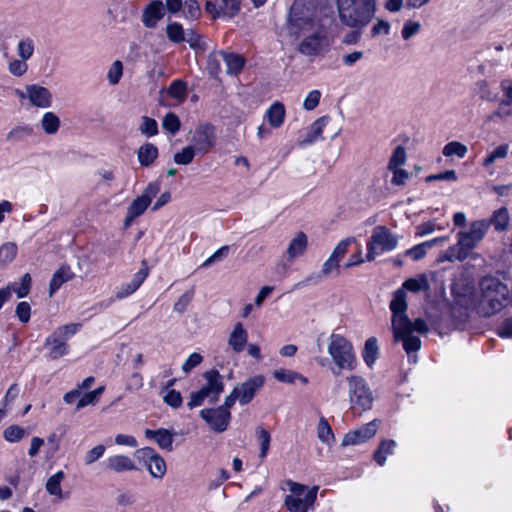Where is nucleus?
Returning <instances> with one entry per match:
<instances>
[{
  "instance_id": "34",
  "label": "nucleus",
  "mask_w": 512,
  "mask_h": 512,
  "mask_svg": "<svg viewBox=\"0 0 512 512\" xmlns=\"http://www.w3.org/2000/svg\"><path fill=\"white\" fill-rule=\"evenodd\" d=\"M510 217L508 210L505 207H502L493 212L490 220H487L489 223V227L491 225L494 226L496 231H504L507 229L509 225Z\"/></svg>"
},
{
  "instance_id": "44",
  "label": "nucleus",
  "mask_w": 512,
  "mask_h": 512,
  "mask_svg": "<svg viewBox=\"0 0 512 512\" xmlns=\"http://www.w3.org/2000/svg\"><path fill=\"white\" fill-rule=\"evenodd\" d=\"M508 151L509 146L507 144H501L497 146L495 149L489 152L488 155L484 158L483 166L489 167L497 160L504 159L507 156Z\"/></svg>"
},
{
  "instance_id": "18",
  "label": "nucleus",
  "mask_w": 512,
  "mask_h": 512,
  "mask_svg": "<svg viewBox=\"0 0 512 512\" xmlns=\"http://www.w3.org/2000/svg\"><path fill=\"white\" fill-rule=\"evenodd\" d=\"M204 378L206 384L200 391L203 392V395L207 397L210 403H215L224 389L222 378L215 370L206 372Z\"/></svg>"
},
{
  "instance_id": "58",
  "label": "nucleus",
  "mask_w": 512,
  "mask_h": 512,
  "mask_svg": "<svg viewBox=\"0 0 512 512\" xmlns=\"http://www.w3.org/2000/svg\"><path fill=\"white\" fill-rule=\"evenodd\" d=\"M321 96L322 93L320 90L314 89L309 91L306 97L304 98L303 108L306 111L314 110L318 106Z\"/></svg>"
},
{
  "instance_id": "53",
  "label": "nucleus",
  "mask_w": 512,
  "mask_h": 512,
  "mask_svg": "<svg viewBox=\"0 0 512 512\" xmlns=\"http://www.w3.org/2000/svg\"><path fill=\"white\" fill-rule=\"evenodd\" d=\"M123 76V64L120 60H115L108 69L107 80L110 85H116Z\"/></svg>"
},
{
  "instance_id": "16",
  "label": "nucleus",
  "mask_w": 512,
  "mask_h": 512,
  "mask_svg": "<svg viewBox=\"0 0 512 512\" xmlns=\"http://www.w3.org/2000/svg\"><path fill=\"white\" fill-rule=\"evenodd\" d=\"M224 403L218 408L203 409L200 414L210 428L216 432H223L227 429L231 414Z\"/></svg>"
},
{
  "instance_id": "20",
  "label": "nucleus",
  "mask_w": 512,
  "mask_h": 512,
  "mask_svg": "<svg viewBox=\"0 0 512 512\" xmlns=\"http://www.w3.org/2000/svg\"><path fill=\"white\" fill-rule=\"evenodd\" d=\"M65 478L66 474L62 470H59L48 477L45 483L46 492L58 501L68 498V493H65L62 489V482Z\"/></svg>"
},
{
  "instance_id": "33",
  "label": "nucleus",
  "mask_w": 512,
  "mask_h": 512,
  "mask_svg": "<svg viewBox=\"0 0 512 512\" xmlns=\"http://www.w3.org/2000/svg\"><path fill=\"white\" fill-rule=\"evenodd\" d=\"M42 130L47 135H55L61 125L60 118L54 112H45L40 120Z\"/></svg>"
},
{
  "instance_id": "32",
  "label": "nucleus",
  "mask_w": 512,
  "mask_h": 512,
  "mask_svg": "<svg viewBox=\"0 0 512 512\" xmlns=\"http://www.w3.org/2000/svg\"><path fill=\"white\" fill-rule=\"evenodd\" d=\"M397 446L394 440H383L381 441L378 449L374 452L373 458L379 466H383L386 463L387 456L392 455Z\"/></svg>"
},
{
  "instance_id": "13",
  "label": "nucleus",
  "mask_w": 512,
  "mask_h": 512,
  "mask_svg": "<svg viewBox=\"0 0 512 512\" xmlns=\"http://www.w3.org/2000/svg\"><path fill=\"white\" fill-rule=\"evenodd\" d=\"M241 8V0H208L205 10L213 19L220 18L230 20Z\"/></svg>"
},
{
  "instance_id": "30",
  "label": "nucleus",
  "mask_w": 512,
  "mask_h": 512,
  "mask_svg": "<svg viewBox=\"0 0 512 512\" xmlns=\"http://www.w3.org/2000/svg\"><path fill=\"white\" fill-rule=\"evenodd\" d=\"M273 377L278 382L285 384H294L296 381H300L303 385H306L308 383V379L302 374L284 368L274 370Z\"/></svg>"
},
{
  "instance_id": "45",
  "label": "nucleus",
  "mask_w": 512,
  "mask_h": 512,
  "mask_svg": "<svg viewBox=\"0 0 512 512\" xmlns=\"http://www.w3.org/2000/svg\"><path fill=\"white\" fill-rule=\"evenodd\" d=\"M24 428L18 425H10L3 431V437L7 442L17 443L26 436Z\"/></svg>"
},
{
  "instance_id": "1",
  "label": "nucleus",
  "mask_w": 512,
  "mask_h": 512,
  "mask_svg": "<svg viewBox=\"0 0 512 512\" xmlns=\"http://www.w3.org/2000/svg\"><path fill=\"white\" fill-rule=\"evenodd\" d=\"M287 31L299 40L297 50L304 56L318 57L329 51L328 30L314 17L313 11L300 2H294L290 9Z\"/></svg>"
},
{
  "instance_id": "40",
  "label": "nucleus",
  "mask_w": 512,
  "mask_h": 512,
  "mask_svg": "<svg viewBox=\"0 0 512 512\" xmlns=\"http://www.w3.org/2000/svg\"><path fill=\"white\" fill-rule=\"evenodd\" d=\"M224 62V52L216 51L209 54L206 69L210 76L217 78L221 72V63Z\"/></svg>"
},
{
  "instance_id": "29",
  "label": "nucleus",
  "mask_w": 512,
  "mask_h": 512,
  "mask_svg": "<svg viewBox=\"0 0 512 512\" xmlns=\"http://www.w3.org/2000/svg\"><path fill=\"white\" fill-rule=\"evenodd\" d=\"M390 309L393 313L392 321L397 317L409 320L405 314L407 303L406 292L403 289L400 288L394 292L393 299L390 303Z\"/></svg>"
},
{
  "instance_id": "56",
  "label": "nucleus",
  "mask_w": 512,
  "mask_h": 512,
  "mask_svg": "<svg viewBox=\"0 0 512 512\" xmlns=\"http://www.w3.org/2000/svg\"><path fill=\"white\" fill-rule=\"evenodd\" d=\"M186 91V84L179 80L173 81L168 88V94L179 102L185 99Z\"/></svg>"
},
{
  "instance_id": "48",
  "label": "nucleus",
  "mask_w": 512,
  "mask_h": 512,
  "mask_svg": "<svg viewBox=\"0 0 512 512\" xmlns=\"http://www.w3.org/2000/svg\"><path fill=\"white\" fill-rule=\"evenodd\" d=\"M185 33L181 24L177 22L169 23L166 27V34L170 41L174 43H181L184 41Z\"/></svg>"
},
{
  "instance_id": "31",
  "label": "nucleus",
  "mask_w": 512,
  "mask_h": 512,
  "mask_svg": "<svg viewBox=\"0 0 512 512\" xmlns=\"http://www.w3.org/2000/svg\"><path fill=\"white\" fill-rule=\"evenodd\" d=\"M138 161L141 166H150L158 157V149L152 143H145L138 149Z\"/></svg>"
},
{
  "instance_id": "17",
  "label": "nucleus",
  "mask_w": 512,
  "mask_h": 512,
  "mask_svg": "<svg viewBox=\"0 0 512 512\" xmlns=\"http://www.w3.org/2000/svg\"><path fill=\"white\" fill-rule=\"evenodd\" d=\"M379 424L377 420L362 425L360 428L348 432L342 440L343 446L358 445L371 439L378 430Z\"/></svg>"
},
{
  "instance_id": "14",
  "label": "nucleus",
  "mask_w": 512,
  "mask_h": 512,
  "mask_svg": "<svg viewBox=\"0 0 512 512\" xmlns=\"http://www.w3.org/2000/svg\"><path fill=\"white\" fill-rule=\"evenodd\" d=\"M136 456L146 465L150 475L157 479H162L166 473V463L164 459L157 454L154 449L144 447L136 451Z\"/></svg>"
},
{
  "instance_id": "61",
  "label": "nucleus",
  "mask_w": 512,
  "mask_h": 512,
  "mask_svg": "<svg viewBox=\"0 0 512 512\" xmlns=\"http://www.w3.org/2000/svg\"><path fill=\"white\" fill-rule=\"evenodd\" d=\"M8 71L16 77H22L28 71V65L23 59H14L8 64Z\"/></svg>"
},
{
  "instance_id": "46",
  "label": "nucleus",
  "mask_w": 512,
  "mask_h": 512,
  "mask_svg": "<svg viewBox=\"0 0 512 512\" xmlns=\"http://www.w3.org/2000/svg\"><path fill=\"white\" fill-rule=\"evenodd\" d=\"M354 243H356V239L354 237H347L341 240L335 246L330 256L340 263V261L348 252L349 247Z\"/></svg>"
},
{
  "instance_id": "8",
  "label": "nucleus",
  "mask_w": 512,
  "mask_h": 512,
  "mask_svg": "<svg viewBox=\"0 0 512 512\" xmlns=\"http://www.w3.org/2000/svg\"><path fill=\"white\" fill-rule=\"evenodd\" d=\"M78 324H66L56 328L48 335L44 342L47 350V357L50 360H57L69 354L68 341L77 333Z\"/></svg>"
},
{
  "instance_id": "28",
  "label": "nucleus",
  "mask_w": 512,
  "mask_h": 512,
  "mask_svg": "<svg viewBox=\"0 0 512 512\" xmlns=\"http://www.w3.org/2000/svg\"><path fill=\"white\" fill-rule=\"evenodd\" d=\"M145 436L153 439L161 449L171 451L173 448V434L166 429L145 430Z\"/></svg>"
},
{
  "instance_id": "64",
  "label": "nucleus",
  "mask_w": 512,
  "mask_h": 512,
  "mask_svg": "<svg viewBox=\"0 0 512 512\" xmlns=\"http://www.w3.org/2000/svg\"><path fill=\"white\" fill-rule=\"evenodd\" d=\"M475 90L482 100L493 101L495 99L490 90L488 82L484 79L476 82Z\"/></svg>"
},
{
  "instance_id": "7",
  "label": "nucleus",
  "mask_w": 512,
  "mask_h": 512,
  "mask_svg": "<svg viewBox=\"0 0 512 512\" xmlns=\"http://www.w3.org/2000/svg\"><path fill=\"white\" fill-rule=\"evenodd\" d=\"M327 353L340 370L353 371L357 358L353 346L344 336L332 333L328 338Z\"/></svg>"
},
{
  "instance_id": "42",
  "label": "nucleus",
  "mask_w": 512,
  "mask_h": 512,
  "mask_svg": "<svg viewBox=\"0 0 512 512\" xmlns=\"http://www.w3.org/2000/svg\"><path fill=\"white\" fill-rule=\"evenodd\" d=\"M467 152V146L458 141H451L447 143L442 150V153L445 157L456 156L460 159L464 158Z\"/></svg>"
},
{
  "instance_id": "5",
  "label": "nucleus",
  "mask_w": 512,
  "mask_h": 512,
  "mask_svg": "<svg viewBox=\"0 0 512 512\" xmlns=\"http://www.w3.org/2000/svg\"><path fill=\"white\" fill-rule=\"evenodd\" d=\"M347 394L351 410L358 415L373 407V391L365 378L359 375L346 377Z\"/></svg>"
},
{
  "instance_id": "2",
  "label": "nucleus",
  "mask_w": 512,
  "mask_h": 512,
  "mask_svg": "<svg viewBox=\"0 0 512 512\" xmlns=\"http://www.w3.org/2000/svg\"><path fill=\"white\" fill-rule=\"evenodd\" d=\"M489 229L485 219L474 220L456 234V243L438 256V262L464 261L484 239Z\"/></svg>"
},
{
  "instance_id": "24",
  "label": "nucleus",
  "mask_w": 512,
  "mask_h": 512,
  "mask_svg": "<svg viewBox=\"0 0 512 512\" xmlns=\"http://www.w3.org/2000/svg\"><path fill=\"white\" fill-rule=\"evenodd\" d=\"M106 467L115 473H123L137 469L134 461L130 457L122 454L108 457L106 459Z\"/></svg>"
},
{
  "instance_id": "49",
  "label": "nucleus",
  "mask_w": 512,
  "mask_h": 512,
  "mask_svg": "<svg viewBox=\"0 0 512 512\" xmlns=\"http://www.w3.org/2000/svg\"><path fill=\"white\" fill-rule=\"evenodd\" d=\"M196 152L192 145L186 146L174 155L173 160L178 165H188L193 161Z\"/></svg>"
},
{
  "instance_id": "27",
  "label": "nucleus",
  "mask_w": 512,
  "mask_h": 512,
  "mask_svg": "<svg viewBox=\"0 0 512 512\" xmlns=\"http://www.w3.org/2000/svg\"><path fill=\"white\" fill-rule=\"evenodd\" d=\"M308 244V239L305 233L298 232L295 237L290 241L286 254L288 260H294L297 257H300L306 251Z\"/></svg>"
},
{
  "instance_id": "57",
  "label": "nucleus",
  "mask_w": 512,
  "mask_h": 512,
  "mask_svg": "<svg viewBox=\"0 0 512 512\" xmlns=\"http://www.w3.org/2000/svg\"><path fill=\"white\" fill-rule=\"evenodd\" d=\"M163 401L172 408H178L182 405V397L180 392L174 389H166L162 391Z\"/></svg>"
},
{
  "instance_id": "21",
  "label": "nucleus",
  "mask_w": 512,
  "mask_h": 512,
  "mask_svg": "<svg viewBox=\"0 0 512 512\" xmlns=\"http://www.w3.org/2000/svg\"><path fill=\"white\" fill-rule=\"evenodd\" d=\"M285 117V106L279 101L272 103L263 116L271 129H279L284 124Z\"/></svg>"
},
{
  "instance_id": "52",
  "label": "nucleus",
  "mask_w": 512,
  "mask_h": 512,
  "mask_svg": "<svg viewBox=\"0 0 512 512\" xmlns=\"http://www.w3.org/2000/svg\"><path fill=\"white\" fill-rule=\"evenodd\" d=\"M8 286L12 287V292H15L18 298L27 296L31 288V277L28 273L24 274L21 278L19 285L11 283Z\"/></svg>"
},
{
  "instance_id": "22",
  "label": "nucleus",
  "mask_w": 512,
  "mask_h": 512,
  "mask_svg": "<svg viewBox=\"0 0 512 512\" xmlns=\"http://www.w3.org/2000/svg\"><path fill=\"white\" fill-rule=\"evenodd\" d=\"M331 121L329 116H322L315 120L308 128L306 137L299 142L301 147H306L321 139V135Z\"/></svg>"
},
{
  "instance_id": "23",
  "label": "nucleus",
  "mask_w": 512,
  "mask_h": 512,
  "mask_svg": "<svg viewBox=\"0 0 512 512\" xmlns=\"http://www.w3.org/2000/svg\"><path fill=\"white\" fill-rule=\"evenodd\" d=\"M248 333L241 322L234 324L228 337V345L235 353H240L247 345Z\"/></svg>"
},
{
  "instance_id": "55",
  "label": "nucleus",
  "mask_w": 512,
  "mask_h": 512,
  "mask_svg": "<svg viewBox=\"0 0 512 512\" xmlns=\"http://www.w3.org/2000/svg\"><path fill=\"white\" fill-rule=\"evenodd\" d=\"M106 451V447L102 444L96 445L92 449L88 450L84 456L83 461L86 466H90L95 463L97 460L103 457Z\"/></svg>"
},
{
  "instance_id": "15",
  "label": "nucleus",
  "mask_w": 512,
  "mask_h": 512,
  "mask_svg": "<svg viewBox=\"0 0 512 512\" xmlns=\"http://www.w3.org/2000/svg\"><path fill=\"white\" fill-rule=\"evenodd\" d=\"M191 141L198 153L209 152L216 144L215 127L209 123L199 125L195 129Z\"/></svg>"
},
{
  "instance_id": "50",
  "label": "nucleus",
  "mask_w": 512,
  "mask_h": 512,
  "mask_svg": "<svg viewBox=\"0 0 512 512\" xmlns=\"http://www.w3.org/2000/svg\"><path fill=\"white\" fill-rule=\"evenodd\" d=\"M256 435L260 443V454L259 456L263 459L267 456L270 442H271V436L270 433L264 429L263 427H257L256 429Z\"/></svg>"
},
{
  "instance_id": "12",
  "label": "nucleus",
  "mask_w": 512,
  "mask_h": 512,
  "mask_svg": "<svg viewBox=\"0 0 512 512\" xmlns=\"http://www.w3.org/2000/svg\"><path fill=\"white\" fill-rule=\"evenodd\" d=\"M392 329L395 341H402L407 354L416 352L421 347L419 337L412 334V322L403 318H395L392 321Z\"/></svg>"
},
{
  "instance_id": "39",
  "label": "nucleus",
  "mask_w": 512,
  "mask_h": 512,
  "mask_svg": "<svg viewBox=\"0 0 512 512\" xmlns=\"http://www.w3.org/2000/svg\"><path fill=\"white\" fill-rule=\"evenodd\" d=\"M362 356L365 363L369 367H372L378 357V344L376 338L371 337L366 340Z\"/></svg>"
},
{
  "instance_id": "36",
  "label": "nucleus",
  "mask_w": 512,
  "mask_h": 512,
  "mask_svg": "<svg viewBox=\"0 0 512 512\" xmlns=\"http://www.w3.org/2000/svg\"><path fill=\"white\" fill-rule=\"evenodd\" d=\"M317 437L322 443L328 446H331L335 441L332 428L329 425L327 419L323 416L320 417L317 425Z\"/></svg>"
},
{
  "instance_id": "10",
  "label": "nucleus",
  "mask_w": 512,
  "mask_h": 512,
  "mask_svg": "<svg viewBox=\"0 0 512 512\" xmlns=\"http://www.w3.org/2000/svg\"><path fill=\"white\" fill-rule=\"evenodd\" d=\"M397 243V238L385 226H377L367 242L366 259L372 261L377 256L394 250Z\"/></svg>"
},
{
  "instance_id": "3",
  "label": "nucleus",
  "mask_w": 512,
  "mask_h": 512,
  "mask_svg": "<svg viewBox=\"0 0 512 512\" xmlns=\"http://www.w3.org/2000/svg\"><path fill=\"white\" fill-rule=\"evenodd\" d=\"M509 289L498 278L484 277L479 284V311L490 316L500 311L508 298Z\"/></svg>"
},
{
  "instance_id": "11",
  "label": "nucleus",
  "mask_w": 512,
  "mask_h": 512,
  "mask_svg": "<svg viewBox=\"0 0 512 512\" xmlns=\"http://www.w3.org/2000/svg\"><path fill=\"white\" fill-rule=\"evenodd\" d=\"M160 188L161 184L159 181L151 182L147 185L143 193L132 201L127 209V216L125 219L126 226L145 212L151 204L152 199L159 193Z\"/></svg>"
},
{
  "instance_id": "51",
  "label": "nucleus",
  "mask_w": 512,
  "mask_h": 512,
  "mask_svg": "<svg viewBox=\"0 0 512 512\" xmlns=\"http://www.w3.org/2000/svg\"><path fill=\"white\" fill-rule=\"evenodd\" d=\"M182 11L183 16L189 20H195L201 15V9L196 0H184Z\"/></svg>"
},
{
  "instance_id": "35",
  "label": "nucleus",
  "mask_w": 512,
  "mask_h": 512,
  "mask_svg": "<svg viewBox=\"0 0 512 512\" xmlns=\"http://www.w3.org/2000/svg\"><path fill=\"white\" fill-rule=\"evenodd\" d=\"M224 62L226 64V72L230 75L239 74L245 64V60L242 56L235 53L224 52Z\"/></svg>"
},
{
  "instance_id": "4",
  "label": "nucleus",
  "mask_w": 512,
  "mask_h": 512,
  "mask_svg": "<svg viewBox=\"0 0 512 512\" xmlns=\"http://www.w3.org/2000/svg\"><path fill=\"white\" fill-rule=\"evenodd\" d=\"M341 22L351 28L360 29L372 19L374 0H336Z\"/></svg>"
},
{
  "instance_id": "38",
  "label": "nucleus",
  "mask_w": 512,
  "mask_h": 512,
  "mask_svg": "<svg viewBox=\"0 0 512 512\" xmlns=\"http://www.w3.org/2000/svg\"><path fill=\"white\" fill-rule=\"evenodd\" d=\"M404 291L408 290L414 293L420 292V291H427L429 290V283L428 279L424 274L418 275L415 278H410L406 280L402 288Z\"/></svg>"
},
{
  "instance_id": "54",
  "label": "nucleus",
  "mask_w": 512,
  "mask_h": 512,
  "mask_svg": "<svg viewBox=\"0 0 512 512\" xmlns=\"http://www.w3.org/2000/svg\"><path fill=\"white\" fill-rule=\"evenodd\" d=\"M406 162V150L403 146L398 145L389 160L388 169L402 167Z\"/></svg>"
},
{
  "instance_id": "37",
  "label": "nucleus",
  "mask_w": 512,
  "mask_h": 512,
  "mask_svg": "<svg viewBox=\"0 0 512 512\" xmlns=\"http://www.w3.org/2000/svg\"><path fill=\"white\" fill-rule=\"evenodd\" d=\"M72 278V272L67 267L58 269L50 282V296H52L65 282Z\"/></svg>"
},
{
  "instance_id": "63",
  "label": "nucleus",
  "mask_w": 512,
  "mask_h": 512,
  "mask_svg": "<svg viewBox=\"0 0 512 512\" xmlns=\"http://www.w3.org/2000/svg\"><path fill=\"white\" fill-rule=\"evenodd\" d=\"M140 131L148 137L155 136L158 133L157 122L149 117H143L140 126Z\"/></svg>"
},
{
  "instance_id": "41",
  "label": "nucleus",
  "mask_w": 512,
  "mask_h": 512,
  "mask_svg": "<svg viewBox=\"0 0 512 512\" xmlns=\"http://www.w3.org/2000/svg\"><path fill=\"white\" fill-rule=\"evenodd\" d=\"M18 253V246L14 242H6L0 246V267L11 263Z\"/></svg>"
},
{
  "instance_id": "19",
  "label": "nucleus",
  "mask_w": 512,
  "mask_h": 512,
  "mask_svg": "<svg viewBox=\"0 0 512 512\" xmlns=\"http://www.w3.org/2000/svg\"><path fill=\"white\" fill-rule=\"evenodd\" d=\"M28 101L37 108H49L52 104V94L46 88L38 84L27 85Z\"/></svg>"
},
{
  "instance_id": "6",
  "label": "nucleus",
  "mask_w": 512,
  "mask_h": 512,
  "mask_svg": "<svg viewBox=\"0 0 512 512\" xmlns=\"http://www.w3.org/2000/svg\"><path fill=\"white\" fill-rule=\"evenodd\" d=\"M289 494L286 495L284 504L289 512H309L314 509L317 499L318 486L306 485L288 481Z\"/></svg>"
},
{
  "instance_id": "43",
  "label": "nucleus",
  "mask_w": 512,
  "mask_h": 512,
  "mask_svg": "<svg viewBox=\"0 0 512 512\" xmlns=\"http://www.w3.org/2000/svg\"><path fill=\"white\" fill-rule=\"evenodd\" d=\"M34 49H35L34 41L29 37L22 38L18 42L17 48H16L17 55L19 56V58H21L25 61L29 60L33 56Z\"/></svg>"
},
{
  "instance_id": "60",
  "label": "nucleus",
  "mask_w": 512,
  "mask_h": 512,
  "mask_svg": "<svg viewBox=\"0 0 512 512\" xmlns=\"http://www.w3.org/2000/svg\"><path fill=\"white\" fill-rule=\"evenodd\" d=\"M500 89L504 98L500 101V108L512 105V79H504L500 82Z\"/></svg>"
},
{
  "instance_id": "25",
  "label": "nucleus",
  "mask_w": 512,
  "mask_h": 512,
  "mask_svg": "<svg viewBox=\"0 0 512 512\" xmlns=\"http://www.w3.org/2000/svg\"><path fill=\"white\" fill-rule=\"evenodd\" d=\"M163 16V3L161 1H154L144 10L142 21L145 27L155 28Z\"/></svg>"
},
{
  "instance_id": "59",
  "label": "nucleus",
  "mask_w": 512,
  "mask_h": 512,
  "mask_svg": "<svg viewBox=\"0 0 512 512\" xmlns=\"http://www.w3.org/2000/svg\"><path fill=\"white\" fill-rule=\"evenodd\" d=\"M421 30V23L418 21L408 20L404 23L401 36L404 40H409Z\"/></svg>"
},
{
  "instance_id": "9",
  "label": "nucleus",
  "mask_w": 512,
  "mask_h": 512,
  "mask_svg": "<svg viewBox=\"0 0 512 512\" xmlns=\"http://www.w3.org/2000/svg\"><path fill=\"white\" fill-rule=\"evenodd\" d=\"M265 384L263 375L249 377L244 382L237 383L230 394L225 398L227 407H232L236 402L244 406L249 404Z\"/></svg>"
},
{
  "instance_id": "62",
  "label": "nucleus",
  "mask_w": 512,
  "mask_h": 512,
  "mask_svg": "<svg viewBox=\"0 0 512 512\" xmlns=\"http://www.w3.org/2000/svg\"><path fill=\"white\" fill-rule=\"evenodd\" d=\"M162 127L171 134H175L180 128V120L174 113H168L163 119Z\"/></svg>"
},
{
  "instance_id": "47",
  "label": "nucleus",
  "mask_w": 512,
  "mask_h": 512,
  "mask_svg": "<svg viewBox=\"0 0 512 512\" xmlns=\"http://www.w3.org/2000/svg\"><path fill=\"white\" fill-rule=\"evenodd\" d=\"M354 243H356V239L354 237H347L341 240L335 246L330 256L340 263V261L348 252L349 247Z\"/></svg>"
},
{
  "instance_id": "26",
  "label": "nucleus",
  "mask_w": 512,
  "mask_h": 512,
  "mask_svg": "<svg viewBox=\"0 0 512 512\" xmlns=\"http://www.w3.org/2000/svg\"><path fill=\"white\" fill-rule=\"evenodd\" d=\"M147 276L148 270L146 268L139 270L130 282L123 284L117 290L116 298L123 299L132 295L142 285Z\"/></svg>"
}]
</instances>
